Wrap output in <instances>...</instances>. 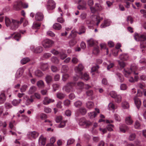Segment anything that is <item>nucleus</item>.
Wrapping results in <instances>:
<instances>
[{"label":"nucleus","mask_w":146,"mask_h":146,"mask_svg":"<svg viewBox=\"0 0 146 146\" xmlns=\"http://www.w3.org/2000/svg\"><path fill=\"white\" fill-rule=\"evenodd\" d=\"M125 122L128 125H131L133 123V121L130 116L127 117L125 118Z\"/></svg>","instance_id":"22"},{"label":"nucleus","mask_w":146,"mask_h":146,"mask_svg":"<svg viewBox=\"0 0 146 146\" xmlns=\"http://www.w3.org/2000/svg\"><path fill=\"white\" fill-rule=\"evenodd\" d=\"M113 127V125L112 124L108 125L106 127L108 130L109 131H111L113 130L112 128Z\"/></svg>","instance_id":"63"},{"label":"nucleus","mask_w":146,"mask_h":146,"mask_svg":"<svg viewBox=\"0 0 146 146\" xmlns=\"http://www.w3.org/2000/svg\"><path fill=\"white\" fill-rule=\"evenodd\" d=\"M76 84L74 82H70L68 83L66 85L64 86L63 89L66 92H69L74 91L73 89L74 86H75Z\"/></svg>","instance_id":"5"},{"label":"nucleus","mask_w":146,"mask_h":146,"mask_svg":"<svg viewBox=\"0 0 146 146\" xmlns=\"http://www.w3.org/2000/svg\"><path fill=\"white\" fill-rule=\"evenodd\" d=\"M54 101V100L46 97L43 101V104L44 105H47L50 103L53 102Z\"/></svg>","instance_id":"16"},{"label":"nucleus","mask_w":146,"mask_h":146,"mask_svg":"<svg viewBox=\"0 0 146 146\" xmlns=\"http://www.w3.org/2000/svg\"><path fill=\"white\" fill-rule=\"evenodd\" d=\"M55 7V3L52 0H49L47 2V8L48 10L53 9Z\"/></svg>","instance_id":"11"},{"label":"nucleus","mask_w":146,"mask_h":146,"mask_svg":"<svg viewBox=\"0 0 146 146\" xmlns=\"http://www.w3.org/2000/svg\"><path fill=\"white\" fill-rule=\"evenodd\" d=\"M136 135L135 133L131 134L129 137V139L131 141H133L135 138Z\"/></svg>","instance_id":"44"},{"label":"nucleus","mask_w":146,"mask_h":146,"mask_svg":"<svg viewBox=\"0 0 146 146\" xmlns=\"http://www.w3.org/2000/svg\"><path fill=\"white\" fill-rule=\"evenodd\" d=\"M110 24V21L108 20H105L104 22L101 25L100 27L101 28H104L109 26Z\"/></svg>","instance_id":"23"},{"label":"nucleus","mask_w":146,"mask_h":146,"mask_svg":"<svg viewBox=\"0 0 146 146\" xmlns=\"http://www.w3.org/2000/svg\"><path fill=\"white\" fill-rule=\"evenodd\" d=\"M79 77H81L82 79H84L86 80H88L89 79V77L88 74L86 73H85L84 74L83 76H82H82H77L76 77L75 76L74 77L73 79L75 81H77L78 80Z\"/></svg>","instance_id":"12"},{"label":"nucleus","mask_w":146,"mask_h":146,"mask_svg":"<svg viewBox=\"0 0 146 146\" xmlns=\"http://www.w3.org/2000/svg\"><path fill=\"white\" fill-rule=\"evenodd\" d=\"M65 96V94L61 93L58 92L56 93L57 97L60 99H63Z\"/></svg>","instance_id":"32"},{"label":"nucleus","mask_w":146,"mask_h":146,"mask_svg":"<svg viewBox=\"0 0 146 146\" xmlns=\"http://www.w3.org/2000/svg\"><path fill=\"white\" fill-rule=\"evenodd\" d=\"M28 87L26 85H24L21 88V90L22 92H25L26 89Z\"/></svg>","instance_id":"58"},{"label":"nucleus","mask_w":146,"mask_h":146,"mask_svg":"<svg viewBox=\"0 0 146 146\" xmlns=\"http://www.w3.org/2000/svg\"><path fill=\"white\" fill-rule=\"evenodd\" d=\"M74 141V139L70 138L67 141V144L69 145H71L73 144Z\"/></svg>","instance_id":"59"},{"label":"nucleus","mask_w":146,"mask_h":146,"mask_svg":"<svg viewBox=\"0 0 146 146\" xmlns=\"http://www.w3.org/2000/svg\"><path fill=\"white\" fill-rule=\"evenodd\" d=\"M119 58L121 60H126L128 59V56L126 54H121Z\"/></svg>","instance_id":"39"},{"label":"nucleus","mask_w":146,"mask_h":146,"mask_svg":"<svg viewBox=\"0 0 146 146\" xmlns=\"http://www.w3.org/2000/svg\"><path fill=\"white\" fill-rule=\"evenodd\" d=\"M37 86L39 88H43L44 86V83L42 80H39L38 81L37 83Z\"/></svg>","instance_id":"33"},{"label":"nucleus","mask_w":146,"mask_h":146,"mask_svg":"<svg viewBox=\"0 0 146 146\" xmlns=\"http://www.w3.org/2000/svg\"><path fill=\"white\" fill-rule=\"evenodd\" d=\"M38 133L35 131L30 132L28 135L32 138L35 139L37 138L38 135Z\"/></svg>","instance_id":"18"},{"label":"nucleus","mask_w":146,"mask_h":146,"mask_svg":"<svg viewBox=\"0 0 146 146\" xmlns=\"http://www.w3.org/2000/svg\"><path fill=\"white\" fill-rule=\"evenodd\" d=\"M68 70V66L65 65L62 66V69L61 72H67Z\"/></svg>","instance_id":"41"},{"label":"nucleus","mask_w":146,"mask_h":146,"mask_svg":"<svg viewBox=\"0 0 146 146\" xmlns=\"http://www.w3.org/2000/svg\"><path fill=\"white\" fill-rule=\"evenodd\" d=\"M43 19V15L42 13L38 12L36 13L35 15V19L36 20L41 21Z\"/></svg>","instance_id":"13"},{"label":"nucleus","mask_w":146,"mask_h":146,"mask_svg":"<svg viewBox=\"0 0 146 146\" xmlns=\"http://www.w3.org/2000/svg\"><path fill=\"white\" fill-rule=\"evenodd\" d=\"M110 95L111 97L115 98L117 95L116 92L114 91H111L110 93Z\"/></svg>","instance_id":"52"},{"label":"nucleus","mask_w":146,"mask_h":146,"mask_svg":"<svg viewBox=\"0 0 146 146\" xmlns=\"http://www.w3.org/2000/svg\"><path fill=\"white\" fill-rule=\"evenodd\" d=\"M108 108L109 110H114L116 109V108L112 103L110 102L108 105Z\"/></svg>","instance_id":"35"},{"label":"nucleus","mask_w":146,"mask_h":146,"mask_svg":"<svg viewBox=\"0 0 146 146\" xmlns=\"http://www.w3.org/2000/svg\"><path fill=\"white\" fill-rule=\"evenodd\" d=\"M59 56L61 59L64 60L67 57V55L64 52H60L59 53Z\"/></svg>","instance_id":"43"},{"label":"nucleus","mask_w":146,"mask_h":146,"mask_svg":"<svg viewBox=\"0 0 146 146\" xmlns=\"http://www.w3.org/2000/svg\"><path fill=\"white\" fill-rule=\"evenodd\" d=\"M20 4H21L22 7L24 8H27L28 7V4L27 3H23L21 1Z\"/></svg>","instance_id":"61"},{"label":"nucleus","mask_w":146,"mask_h":146,"mask_svg":"<svg viewBox=\"0 0 146 146\" xmlns=\"http://www.w3.org/2000/svg\"><path fill=\"white\" fill-rule=\"evenodd\" d=\"M24 98L26 100L25 104L27 106L30 105L31 103L33 102L34 101L33 96V95H31L30 97L26 96Z\"/></svg>","instance_id":"9"},{"label":"nucleus","mask_w":146,"mask_h":146,"mask_svg":"<svg viewBox=\"0 0 146 146\" xmlns=\"http://www.w3.org/2000/svg\"><path fill=\"white\" fill-rule=\"evenodd\" d=\"M135 127L137 129H139L140 127V124L138 121H136L134 124Z\"/></svg>","instance_id":"51"},{"label":"nucleus","mask_w":146,"mask_h":146,"mask_svg":"<svg viewBox=\"0 0 146 146\" xmlns=\"http://www.w3.org/2000/svg\"><path fill=\"white\" fill-rule=\"evenodd\" d=\"M127 88V86L126 84H121L120 86V89L122 90H126Z\"/></svg>","instance_id":"55"},{"label":"nucleus","mask_w":146,"mask_h":146,"mask_svg":"<svg viewBox=\"0 0 146 146\" xmlns=\"http://www.w3.org/2000/svg\"><path fill=\"white\" fill-rule=\"evenodd\" d=\"M78 3L79 5L78 6L79 9L84 10L86 9V2L83 0H79Z\"/></svg>","instance_id":"10"},{"label":"nucleus","mask_w":146,"mask_h":146,"mask_svg":"<svg viewBox=\"0 0 146 146\" xmlns=\"http://www.w3.org/2000/svg\"><path fill=\"white\" fill-rule=\"evenodd\" d=\"M6 98L4 93H1L0 94V104L3 103L5 101Z\"/></svg>","instance_id":"26"},{"label":"nucleus","mask_w":146,"mask_h":146,"mask_svg":"<svg viewBox=\"0 0 146 146\" xmlns=\"http://www.w3.org/2000/svg\"><path fill=\"white\" fill-rule=\"evenodd\" d=\"M84 68V67L81 64H80L78 66H76L75 68V70L77 73V76L82 75V72Z\"/></svg>","instance_id":"8"},{"label":"nucleus","mask_w":146,"mask_h":146,"mask_svg":"<svg viewBox=\"0 0 146 146\" xmlns=\"http://www.w3.org/2000/svg\"><path fill=\"white\" fill-rule=\"evenodd\" d=\"M72 61L74 64H76L78 62V60L76 57H74L72 58Z\"/></svg>","instance_id":"60"},{"label":"nucleus","mask_w":146,"mask_h":146,"mask_svg":"<svg viewBox=\"0 0 146 146\" xmlns=\"http://www.w3.org/2000/svg\"><path fill=\"white\" fill-rule=\"evenodd\" d=\"M114 117L116 121H120V117L119 115L117 114H115L114 115Z\"/></svg>","instance_id":"64"},{"label":"nucleus","mask_w":146,"mask_h":146,"mask_svg":"<svg viewBox=\"0 0 146 146\" xmlns=\"http://www.w3.org/2000/svg\"><path fill=\"white\" fill-rule=\"evenodd\" d=\"M62 102L60 101H59L58 102L56 105V107L58 108L59 109H61L62 108Z\"/></svg>","instance_id":"56"},{"label":"nucleus","mask_w":146,"mask_h":146,"mask_svg":"<svg viewBox=\"0 0 146 146\" xmlns=\"http://www.w3.org/2000/svg\"><path fill=\"white\" fill-rule=\"evenodd\" d=\"M77 85L78 88L81 89L83 88L84 84L83 82H79L77 83Z\"/></svg>","instance_id":"48"},{"label":"nucleus","mask_w":146,"mask_h":146,"mask_svg":"<svg viewBox=\"0 0 146 146\" xmlns=\"http://www.w3.org/2000/svg\"><path fill=\"white\" fill-rule=\"evenodd\" d=\"M54 42L52 40L48 39H45L44 40L42 44L45 48H48L52 46Z\"/></svg>","instance_id":"7"},{"label":"nucleus","mask_w":146,"mask_h":146,"mask_svg":"<svg viewBox=\"0 0 146 146\" xmlns=\"http://www.w3.org/2000/svg\"><path fill=\"white\" fill-rule=\"evenodd\" d=\"M115 77L117 80L121 82H122L124 81V78L123 76L120 73L117 72L115 74Z\"/></svg>","instance_id":"17"},{"label":"nucleus","mask_w":146,"mask_h":146,"mask_svg":"<svg viewBox=\"0 0 146 146\" xmlns=\"http://www.w3.org/2000/svg\"><path fill=\"white\" fill-rule=\"evenodd\" d=\"M52 80V77L50 75H47L45 77V80L47 84H48Z\"/></svg>","instance_id":"31"},{"label":"nucleus","mask_w":146,"mask_h":146,"mask_svg":"<svg viewBox=\"0 0 146 146\" xmlns=\"http://www.w3.org/2000/svg\"><path fill=\"white\" fill-rule=\"evenodd\" d=\"M40 26V25L39 23L35 22L34 23L32 26L33 28L34 29H38Z\"/></svg>","instance_id":"47"},{"label":"nucleus","mask_w":146,"mask_h":146,"mask_svg":"<svg viewBox=\"0 0 146 146\" xmlns=\"http://www.w3.org/2000/svg\"><path fill=\"white\" fill-rule=\"evenodd\" d=\"M51 56V54L50 53H45L44 54L43 57L45 58H47L50 57Z\"/></svg>","instance_id":"57"},{"label":"nucleus","mask_w":146,"mask_h":146,"mask_svg":"<svg viewBox=\"0 0 146 146\" xmlns=\"http://www.w3.org/2000/svg\"><path fill=\"white\" fill-rule=\"evenodd\" d=\"M31 50L35 53H38L41 52L43 50V48L41 46H38L35 48H34L33 47H32Z\"/></svg>","instance_id":"14"},{"label":"nucleus","mask_w":146,"mask_h":146,"mask_svg":"<svg viewBox=\"0 0 146 146\" xmlns=\"http://www.w3.org/2000/svg\"><path fill=\"white\" fill-rule=\"evenodd\" d=\"M82 102L78 100L76 101L74 104V105L75 107L78 108L81 106L82 105Z\"/></svg>","instance_id":"38"},{"label":"nucleus","mask_w":146,"mask_h":146,"mask_svg":"<svg viewBox=\"0 0 146 146\" xmlns=\"http://www.w3.org/2000/svg\"><path fill=\"white\" fill-rule=\"evenodd\" d=\"M114 98L115 99V102L117 103H120L121 101V97L120 95H117Z\"/></svg>","instance_id":"46"},{"label":"nucleus","mask_w":146,"mask_h":146,"mask_svg":"<svg viewBox=\"0 0 146 146\" xmlns=\"http://www.w3.org/2000/svg\"><path fill=\"white\" fill-rule=\"evenodd\" d=\"M122 107L124 109H126L129 108V103L126 102H124L122 103Z\"/></svg>","instance_id":"34"},{"label":"nucleus","mask_w":146,"mask_h":146,"mask_svg":"<svg viewBox=\"0 0 146 146\" xmlns=\"http://www.w3.org/2000/svg\"><path fill=\"white\" fill-rule=\"evenodd\" d=\"M52 71L53 72H56L59 70V69L54 66H52L51 67Z\"/></svg>","instance_id":"50"},{"label":"nucleus","mask_w":146,"mask_h":146,"mask_svg":"<svg viewBox=\"0 0 146 146\" xmlns=\"http://www.w3.org/2000/svg\"><path fill=\"white\" fill-rule=\"evenodd\" d=\"M78 123L80 126L85 125L86 127H88L92 124L91 122L86 120L84 118H80L79 120Z\"/></svg>","instance_id":"6"},{"label":"nucleus","mask_w":146,"mask_h":146,"mask_svg":"<svg viewBox=\"0 0 146 146\" xmlns=\"http://www.w3.org/2000/svg\"><path fill=\"white\" fill-rule=\"evenodd\" d=\"M86 31V29L83 26H81L79 28V31L77 32V33L80 35L84 33Z\"/></svg>","instance_id":"28"},{"label":"nucleus","mask_w":146,"mask_h":146,"mask_svg":"<svg viewBox=\"0 0 146 146\" xmlns=\"http://www.w3.org/2000/svg\"><path fill=\"white\" fill-rule=\"evenodd\" d=\"M92 20H87L86 21V23L88 27H93L95 24L98 26L100 21L102 18L100 17L99 15H94L92 16Z\"/></svg>","instance_id":"3"},{"label":"nucleus","mask_w":146,"mask_h":146,"mask_svg":"<svg viewBox=\"0 0 146 146\" xmlns=\"http://www.w3.org/2000/svg\"><path fill=\"white\" fill-rule=\"evenodd\" d=\"M135 104L138 109L140 108L141 104L140 100L137 97H135L134 98Z\"/></svg>","instance_id":"19"},{"label":"nucleus","mask_w":146,"mask_h":146,"mask_svg":"<svg viewBox=\"0 0 146 146\" xmlns=\"http://www.w3.org/2000/svg\"><path fill=\"white\" fill-rule=\"evenodd\" d=\"M69 75L66 74H64L62 76V80L64 81H65L69 77Z\"/></svg>","instance_id":"49"},{"label":"nucleus","mask_w":146,"mask_h":146,"mask_svg":"<svg viewBox=\"0 0 146 146\" xmlns=\"http://www.w3.org/2000/svg\"><path fill=\"white\" fill-rule=\"evenodd\" d=\"M95 109L97 113L95 112H93L88 113L89 117L91 119L95 117L97 115V114L100 113V110L96 108Z\"/></svg>","instance_id":"15"},{"label":"nucleus","mask_w":146,"mask_h":146,"mask_svg":"<svg viewBox=\"0 0 146 146\" xmlns=\"http://www.w3.org/2000/svg\"><path fill=\"white\" fill-rule=\"evenodd\" d=\"M88 43L89 45L92 46L95 44V41L93 39L91 38L88 41Z\"/></svg>","instance_id":"40"},{"label":"nucleus","mask_w":146,"mask_h":146,"mask_svg":"<svg viewBox=\"0 0 146 146\" xmlns=\"http://www.w3.org/2000/svg\"><path fill=\"white\" fill-rule=\"evenodd\" d=\"M77 42L76 40V39H73L70 40L69 42V44L70 46H73L75 45Z\"/></svg>","instance_id":"45"},{"label":"nucleus","mask_w":146,"mask_h":146,"mask_svg":"<svg viewBox=\"0 0 146 146\" xmlns=\"http://www.w3.org/2000/svg\"><path fill=\"white\" fill-rule=\"evenodd\" d=\"M53 28L54 29L57 30H60L62 28L61 25L58 23H55L53 25Z\"/></svg>","instance_id":"24"},{"label":"nucleus","mask_w":146,"mask_h":146,"mask_svg":"<svg viewBox=\"0 0 146 146\" xmlns=\"http://www.w3.org/2000/svg\"><path fill=\"white\" fill-rule=\"evenodd\" d=\"M30 61V59L28 58H25L21 60V63L23 64H24Z\"/></svg>","instance_id":"42"},{"label":"nucleus","mask_w":146,"mask_h":146,"mask_svg":"<svg viewBox=\"0 0 146 146\" xmlns=\"http://www.w3.org/2000/svg\"><path fill=\"white\" fill-rule=\"evenodd\" d=\"M36 87L34 86L31 87L29 90V94H32L35 92L36 90Z\"/></svg>","instance_id":"36"},{"label":"nucleus","mask_w":146,"mask_h":146,"mask_svg":"<svg viewBox=\"0 0 146 146\" xmlns=\"http://www.w3.org/2000/svg\"><path fill=\"white\" fill-rule=\"evenodd\" d=\"M51 60L52 62L55 64H58L59 62V60L56 57H52Z\"/></svg>","instance_id":"37"},{"label":"nucleus","mask_w":146,"mask_h":146,"mask_svg":"<svg viewBox=\"0 0 146 146\" xmlns=\"http://www.w3.org/2000/svg\"><path fill=\"white\" fill-rule=\"evenodd\" d=\"M23 72V69L22 68H20L17 70L15 75L16 78H19L21 77Z\"/></svg>","instance_id":"20"},{"label":"nucleus","mask_w":146,"mask_h":146,"mask_svg":"<svg viewBox=\"0 0 146 146\" xmlns=\"http://www.w3.org/2000/svg\"><path fill=\"white\" fill-rule=\"evenodd\" d=\"M57 21L61 23H63L65 22L64 20L62 17H58L57 19Z\"/></svg>","instance_id":"53"},{"label":"nucleus","mask_w":146,"mask_h":146,"mask_svg":"<svg viewBox=\"0 0 146 146\" xmlns=\"http://www.w3.org/2000/svg\"><path fill=\"white\" fill-rule=\"evenodd\" d=\"M94 106V103L91 101H88L86 103V107L88 109H90L92 108Z\"/></svg>","instance_id":"29"},{"label":"nucleus","mask_w":146,"mask_h":146,"mask_svg":"<svg viewBox=\"0 0 146 146\" xmlns=\"http://www.w3.org/2000/svg\"><path fill=\"white\" fill-rule=\"evenodd\" d=\"M52 86L54 91H55L58 89L59 85L57 84H54Z\"/></svg>","instance_id":"62"},{"label":"nucleus","mask_w":146,"mask_h":146,"mask_svg":"<svg viewBox=\"0 0 146 146\" xmlns=\"http://www.w3.org/2000/svg\"><path fill=\"white\" fill-rule=\"evenodd\" d=\"M48 67V66L47 63L41 64V68L44 71L47 69Z\"/></svg>","instance_id":"30"},{"label":"nucleus","mask_w":146,"mask_h":146,"mask_svg":"<svg viewBox=\"0 0 146 146\" xmlns=\"http://www.w3.org/2000/svg\"><path fill=\"white\" fill-rule=\"evenodd\" d=\"M137 69V67L135 64H132L131 65V67L130 69L129 68H126L124 69L123 73L124 76L126 77H128L129 75H130L132 71L134 72V74H135L137 75L138 73H136L135 71Z\"/></svg>","instance_id":"4"},{"label":"nucleus","mask_w":146,"mask_h":146,"mask_svg":"<svg viewBox=\"0 0 146 146\" xmlns=\"http://www.w3.org/2000/svg\"><path fill=\"white\" fill-rule=\"evenodd\" d=\"M20 3H21V1H18L15 3L13 7L14 9L16 10H19L22 7V5L20 4Z\"/></svg>","instance_id":"21"},{"label":"nucleus","mask_w":146,"mask_h":146,"mask_svg":"<svg viewBox=\"0 0 146 146\" xmlns=\"http://www.w3.org/2000/svg\"><path fill=\"white\" fill-rule=\"evenodd\" d=\"M46 138L44 137L42 135H41L39 139V142L42 145H44L46 143Z\"/></svg>","instance_id":"25"},{"label":"nucleus","mask_w":146,"mask_h":146,"mask_svg":"<svg viewBox=\"0 0 146 146\" xmlns=\"http://www.w3.org/2000/svg\"><path fill=\"white\" fill-rule=\"evenodd\" d=\"M62 119V117L61 116H56L55 119V121L56 123H59Z\"/></svg>","instance_id":"54"},{"label":"nucleus","mask_w":146,"mask_h":146,"mask_svg":"<svg viewBox=\"0 0 146 146\" xmlns=\"http://www.w3.org/2000/svg\"><path fill=\"white\" fill-rule=\"evenodd\" d=\"M23 20V18H21L20 21H19L6 17L5 19V23L6 26L7 27H9L10 29L15 30L22 23Z\"/></svg>","instance_id":"1"},{"label":"nucleus","mask_w":146,"mask_h":146,"mask_svg":"<svg viewBox=\"0 0 146 146\" xmlns=\"http://www.w3.org/2000/svg\"><path fill=\"white\" fill-rule=\"evenodd\" d=\"M135 39L137 41L140 42V45L141 48H144L145 47L146 44V34L144 33L141 34H138L135 33L134 35Z\"/></svg>","instance_id":"2"},{"label":"nucleus","mask_w":146,"mask_h":146,"mask_svg":"<svg viewBox=\"0 0 146 146\" xmlns=\"http://www.w3.org/2000/svg\"><path fill=\"white\" fill-rule=\"evenodd\" d=\"M78 111L82 115H84L86 113V109L84 107H82L78 109Z\"/></svg>","instance_id":"27"}]
</instances>
